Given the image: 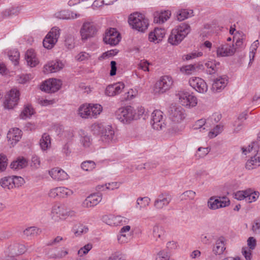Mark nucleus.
<instances>
[{
	"label": "nucleus",
	"instance_id": "6e6552de",
	"mask_svg": "<svg viewBox=\"0 0 260 260\" xmlns=\"http://www.w3.org/2000/svg\"><path fill=\"white\" fill-rule=\"evenodd\" d=\"M168 113L170 119L176 123H180L183 121L186 115L185 110L179 106H170Z\"/></svg>",
	"mask_w": 260,
	"mask_h": 260
},
{
	"label": "nucleus",
	"instance_id": "ddd939ff",
	"mask_svg": "<svg viewBox=\"0 0 260 260\" xmlns=\"http://www.w3.org/2000/svg\"><path fill=\"white\" fill-rule=\"evenodd\" d=\"M188 83L193 89L199 93H205L208 91L207 83L200 77H192L189 78Z\"/></svg>",
	"mask_w": 260,
	"mask_h": 260
},
{
	"label": "nucleus",
	"instance_id": "a878e982",
	"mask_svg": "<svg viewBox=\"0 0 260 260\" xmlns=\"http://www.w3.org/2000/svg\"><path fill=\"white\" fill-rule=\"evenodd\" d=\"M104 220L107 224L111 226H117L125 223L127 221V219L125 217L113 215L105 217Z\"/></svg>",
	"mask_w": 260,
	"mask_h": 260
},
{
	"label": "nucleus",
	"instance_id": "052dcab7",
	"mask_svg": "<svg viewBox=\"0 0 260 260\" xmlns=\"http://www.w3.org/2000/svg\"><path fill=\"white\" fill-rule=\"evenodd\" d=\"M155 260H173L170 258L169 253L165 250L158 252L156 255Z\"/></svg>",
	"mask_w": 260,
	"mask_h": 260
},
{
	"label": "nucleus",
	"instance_id": "423d86ee",
	"mask_svg": "<svg viewBox=\"0 0 260 260\" xmlns=\"http://www.w3.org/2000/svg\"><path fill=\"white\" fill-rule=\"evenodd\" d=\"M135 108L131 106H127L119 108L116 112L117 119L123 124H129L135 120Z\"/></svg>",
	"mask_w": 260,
	"mask_h": 260
},
{
	"label": "nucleus",
	"instance_id": "473e14b6",
	"mask_svg": "<svg viewBox=\"0 0 260 260\" xmlns=\"http://www.w3.org/2000/svg\"><path fill=\"white\" fill-rule=\"evenodd\" d=\"M89 112L90 118H96L101 114L103 110L102 106L98 104H89Z\"/></svg>",
	"mask_w": 260,
	"mask_h": 260
},
{
	"label": "nucleus",
	"instance_id": "a19ab883",
	"mask_svg": "<svg viewBox=\"0 0 260 260\" xmlns=\"http://www.w3.org/2000/svg\"><path fill=\"white\" fill-rule=\"evenodd\" d=\"M120 184V183L118 182H112L103 185H99L96 187V189L99 191H104L106 189L114 190L118 188Z\"/></svg>",
	"mask_w": 260,
	"mask_h": 260
},
{
	"label": "nucleus",
	"instance_id": "0eeeda50",
	"mask_svg": "<svg viewBox=\"0 0 260 260\" xmlns=\"http://www.w3.org/2000/svg\"><path fill=\"white\" fill-rule=\"evenodd\" d=\"M98 32L96 25L92 22H85L82 24L80 34L82 41H86L95 36Z\"/></svg>",
	"mask_w": 260,
	"mask_h": 260
},
{
	"label": "nucleus",
	"instance_id": "7ed1b4c3",
	"mask_svg": "<svg viewBox=\"0 0 260 260\" xmlns=\"http://www.w3.org/2000/svg\"><path fill=\"white\" fill-rule=\"evenodd\" d=\"M129 25L139 31L144 32L149 25L148 20L140 13H135L131 14L128 18Z\"/></svg>",
	"mask_w": 260,
	"mask_h": 260
},
{
	"label": "nucleus",
	"instance_id": "e433bc0d",
	"mask_svg": "<svg viewBox=\"0 0 260 260\" xmlns=\"http://www.w3.org/2000/svg\"><path fill=\"white\" fill-rule=\"evenodd\" d=\"M192 127L194 129L199 130L200 132L204 133L208 131L209 126L207 125L206 120L202 118L196 121Z\"/></svg>",
	"mask_w": 260,
	"mask_h": 260
},
{
	"label": "nucleus",
	"instance_id": "774afa93",
	"mask_svg": "<svg viewBox=\"0 0 260 260\" xmlns=\"http://www.w3.org/2000/svg\"><path fill=\"white\" fill-rule=\"evenodd\" d=\"M107 260H125V257L120 252H115L113 253Z\"/></svg>",
	"mask_w": 260,
	"mask_h": 260
},
{
	"label": "nucleus",
	"instance_id": "6e6d98bb",
	"mask_svg": "<svg viewBox=\"0 0 260 260\" xmlns=\"http://www.w3.org/2000/svg\"><path fill=\"white\" fill-rule=\"evenodd\" d=\"M223 130V126L221 125H217L213 129L208 133V137L209 138L212 139L216 137Z\"/></svg>",
	"mask_w": 260,
	"mask_h": 260
},
{
	"label": "nucleus",
	"instance_id": "37998d69",
	"mask_svg": "<svg viewBox=\"0 0 260 260\" xmlns=\"http://www.w3.org/2000/svg\"><path fill=\"white\" fill-rule=\"evenodd\" d=\"M9 248L11 252L15 255L21 254L23 253L25 250V246L23 245L18 243L11 245Z\"/></svg>",
	"mask_w": 260,
	"mask_h": 260
},
{
	"label": "nucleus",
	"instance_id": "5fc2aeb1",
	"mask_svg": "<svg viewBox=\"0 0 260 260\" xmlns=\"http://www.w3.org/2000/svg\"><path fill=\"white\" fill-rule=\"evenodd\" d=\"M196 68L194 65L188 64L183 66L180 68V72L184 75H190L196 72Z\"/></svg>",
	"mask_w": 260,
	"mask_h": 260
},
{
	"label": "nucleus",
	"instance_id": "3c124183",
	"mask_svg": "<svg viewBox=\"0 0 260 260\" xmlns=\"http://www.w3.org/2000/svg\"><path fill=\"white\" fill-rule=\"evenodd\" d=\"M9 59L12 61L15 66L18 65L20 57V54L18 51L16 49L10 50L8 52Z\"/></svg>",
	"mask_w": 260,
	"mask_h": 260
},
{
	"label": "nucleus",
	"instance_id": "79ce46f5",
	"mask_svg": "<svg viewBox=\"0 0 260 260\" xmlns=\"http://www.w3.org/2000/svg\"><path fill=\"white\" fill-rule=\"evenodd\" d=\"M192 10L181 9L177 12V19L178 21H181L192 16Z\"/></svg>",
	"mask_w": 260,
	"mask_h": 260
},
{
	"label": "nucleus",
	"instance_id": "412c9836",
	"mask_svg": "<svg viewBox=\"0 0 260 260\" xmlns=\"http://www.w3.org/2000/svg\"><path fill=\"white\" fill-rule=\"evenodd\" d=\"M125 87L122 82H117L108 85L105 90V94L108 96H114L120 94Z\"/></svg>",
	"mask_w": 260,
	"mask_h": 260
},
{
	"label": "nucleus",
	"instance_id": "e2e57ef3",
	"mask_svg": "<svg viewBox=\"0 0 260 260\" xmlns=\"http://www.w3.org/2000/svg\"><path fill=\"white\" fill-rule=\"evenodd\" d=\"M12 177H13L14 188L15 187H19L25 183L24 179L21 177L17 176H12Z\"/></svg>",
	"mask_w": 260,
	"mask_h": 260
},
{
	"label": "nucleus",
	"instance_id": "c756f323",
	"mask_svg": "<svg viewBox=\"0 0 260 260\" xmlns=\"http://www.w3.org/2000/svg\"><path fill=\"white\" fill-rule=\"evenodd\" d=\"M260 166V153H256L251 156L246 162L245 168L247 170H251Z\"/></svg>",
	"mask_w": 260,
	"mask_h": 260
},
{
	"label": "nucleus",
	"instance_id": "13d9d810",
	"mask_svg": "<svg viewBox=\"0 0 260 260\" xmlns=\"http://www.w3.org/2000/svg\"><path fill=\"white\" fill-rule=\"evenodd\" d=\"M131 235L129 233H120L117 236L119 243L123 244L127 243L131 239Z\"/></svg>",
	"mask_w": 260,
	"mask_h": 260
},
{
	"label": "nucleus",
	"instance_id": "c9c22d12",
	"mask_svg": "<svg viewBox=\"0 0 260 260\" xmlns=\"http://www.w3.org/2000/svg\"><path fill=\"white\" fill-rule=\"evenodd\" d=\"M219 65V63L215 60H208L205 64L206 71L210 75L215 74L217 72V66Z\"/></svg>",
	"mask_w": 260,
	"mask_h": 260
},
{
	"label": "nucleus",
	"instance_id": "ea45409f",
	"mask_svg": "<svg viewBox=\"0 0 260 260\" xmlns=\"http://www.w3.org/2000/svg\"><path fill=\"white\" fill-rule=\"evenodd\" d=\"M106 128V126L102 123L95 122L90 125V130L93 135L100 136L103 131H104V128Z\"/></svg>",
	"mask_w": 260,
	"mask_h": 260
},
{
	"label": "nucleus",
	"instance_id": "bf43d9fd",
	"mask_svg": "<svg viewBox=\"0 0 260 260\" xmlns=\"http://www.w3.org/2000/svg\"><path fill=\"white\" fill-rule=\"evenodd\" d=\"M252 250L248 249L247 247H243L241 249V253L244 257L245 260H252Z\"/></svg>",
	"mask_w": 260,
	"mask_h": 260
},
{
	"label": "nucleus",
	"instance_id": "393cba45",
	"mask_svg": "<svg viewBox=\"0 0 260 260\" xmlns=\"http://www.w3.org/2000/svg\"><path fill=\"white\" fill-rule=\"evenodd\" d=\"M228 79L225 77H219L214 80L211 90L214 92L221 91L226 86Z\"/></svg>",
	"mask_w": 260,
	"mask_h": 260
},
{
	"label": "nucleus",
	"instance_id": "b1692460",
	"mask_svg": "<svg viewBox=\"0 0 260 260\" xmlns=\"http://www.w3.org/2000/svg\"><path fill=\"white\" fill-rule=\"evenodd\" d=\"M166 35V30L162 28H155L153 31L149 34V41L154 43H158L162 40Z\"/></svg>",
	"mask_w": 260,
	"mask_h": 260
},
{
	"label": "nucleus",
	"instance_id": "c85d7f7f",
	"mask_svg": "<svg viewBox=\"0 0 260 260\" xmlns=\"http://www.w3.org/2000/svg\"><path fill=\"white\" fill-rule=\"evenodd\" d=\"M22 136V132L18 128H13L10 129L7 134V138L11 144L14 145L18 142Z\"/></svg>",
	"mask_w": 260,
	"mask_h": 260
},
{
	"label": "nucleus",
	"instance_id": "72a5a7b5",
	"mask_svg": "<svg viewBox=\"0 0 260 260\" xmlns=\"http://www.w3.org/2000/svg\"><path fill=\"white\" fill-rule=\"evenodd\" d=\"M53 129L55 131L56 134L62 137L67 139H70L73 136V134L72 132L70 131H64L63 127L60 125H55L53 127Z\"/></svg>",
	"mask_w": 260,
	"mask_h": 260
},
{
	"label": "nucleus",
	"instance_id": "cd10ccee",
	"mask_svg": "<svg viewBox=\"0 0 260 260\" xmlns=\"http://www.w3.org/2000/svg\"><path fill=\"white\" fill-rule=\"evenodd\" d=\"M56 18L60 19H74L80 17L79 14L69 10H62L55 14Z\"/></svg>",
	"mask_w": 260,
	"mask_h": 260
},
{
	"label": "nucleus",
	"instance_id": "4be33fe9",
	"mask_svg": "<svg viewBox=\"0 0 260 260\" xmlns=\"http://www.w3.org/2000/svg\"><path fill=\"white\" fill-rule=\"evenodd\" d=\"M102 200V195L100 193L91 194L83 202L84 208H92L99 204Z\"/></svg>",
	"mask_w": 260,
	"mask_h": 260
},
{
	"label": "nucleus",
	"instance_id": "603ef678",
	"mask_svg": "<svg viewBox=\"0 0 260 260\" xmlns=\"http://www.w3.org/2000/svg\"><path fill=\"white\" fill-rule=\"evenodd\" d=\"M164 234L165 232L162 228L158 225H155L153 228L152 235L155 240L162 239Z\"/></svg>",
	"mask_w": 260,
	"mask_h": 260
},
{
	"label": "nucleus",
	"instance_id": "f8f14e48",
	"mask_svg": "<svg viewBox=\"0 0 260 260\" xmlns=\"http://www.w3.org/2000/svg\"><path fill=\"white\" fill-rule=\"evenodd\" d=\"M62 83L60 80L51 78L44 81L41 85L40 89L46 92H55L61 87Z\"/></svg>",
	"mask_w": 260,
	"mask_h": 260
},
{
	"label": "nucleus",
	"instance_id": "5701e85b",
	"mask_svg": "<svg viewBox=\"0 0 260 260\" xmlns=\"http://www.w3.org/2000/svg\"><path fill=\"white\" fill-rule=\"evenodd\" d=\"M64 66V64L62 61L52 60L44 66V72L46 74L55 73L62 69Z\"/></svg>",
	"mask_w": 260,
	"mask_h": 260
},
{
	"label": "nucleus",
	"instance_id": "6ab92c4d",
	"mask_svg": "<svg viewBox=\"0 0 260 260\" xmlns=\"http://www.w3.org/2000/svg\"><path fill=\"white\" fill-rule=\"evenodd\" d=\"M48 174L51 178L57 182L67 180L69 178V175L62 169L55 167L48 171Z\"/></svg>",
	"mask_w": 260,
	"mask_h": 260
},
{
	"label": "nucleus",
	"instance_id": "a18cd8bd",
	"mask_svg": "<svg viewBox=\"0 0 260 260\" xmlns=\"http://www.w3.org/2000/svg\"><path fill=\"white\" fill-rule=\"evenodd\" d=\"M259 196L258 191H252L250 189L247 190L246 202L248 203H251L255 202Z\"/></svg>",
	"mask_w": 260,
	"mask_h": 260
},
{
	"label": "nucleus",
	"instance_id": "9d476101",
	"mask_svg": "<svg viewBox=\"0 0 260 260\" xmlns=\"http://www.w3.org/2000/svg\"><path fill=\"white\" fill-rule=\"evenodd\" d=\"M151 123L152 127L157 131L161 130L166 126L165 118L161 111L155 110L152 112Z\"/></svg>",
	"mask_w": 260,
	"mask_h": 260
},
{
	"label": "nucleus",
	"instance_id": "9b49d317",
	"mask_svg": "<svg viewBox=\"0 0 260 260\" xmlns=\"http://www.w3.org/2000/svg\"><path fill=\"white\" fill-rule=\"evenodd\" d=\"M20 92L16 88H12L8 92L4 103L5 108L12 109L17 105L19 100Z\"/></svg>",
	"mask_w": 260,
	"mask_h": 260
},
{
	"label": "nucleus",
	"instance_id": "7c9ffc66",
	"mask_svg": "<svg viewBox=\"0 0 260 260\" xmlns=\"http://www.w3.org/2000/svg\"><path fill=\"white\" fill-rule=\"evenodd\" d=\"M171 15V12L169 10L156 12L154 14L153 21L155 23L162 24L167 21Z\"/></svg>",
	"mask_w": 260,
	"mask_h": 260
},
{
	"label": "nucleus",
	"instance_id": "dca6fc26",
	"mask_svg": "<svg viewBox=\"0 0 260 260\" xmlns=\"http://www.w3.org/2000/svg\"><path fill=\"white\" fill-rule=\"evenodd\" d=\"M100 140L105 145L116 142L115 132L111 125H107L100 136Z\"/></svg>",
	"mask_w": 260,
	"mask_h": 260
},
{
	"label": "nucleus",
	"instance_id": "bb28decb",
	"mask_svg": "<svg viewBox=\"0 0 260 260\" xmlns=\"http://www.w3.org/2000/svg\"><path fill=\"white\" fill-rule=\"evenodd\" d=\"M226 240L223 237H220L215 241L212 248V252L216 255L223 253L226 249Z\"/></svg>",
	"mask_w": 260,
	"mask_h": 260
},
{
	"label": "nucleus",
	"instance_id": "864d4df0",
	"mask_svg": "<svg viewBox=\"0 0 260 260\" xmlns=\"http://www.w3.org/2000/svg\"><path fill=\"white\" fill-rule=\"evenodd\" d=\"M96 166L94 161L92 160H86L82 162L81 168L85 171L90 172L93 171Z\"/></svg>",
	"mask_w": 260,
	"mask_h": 260
},
{
	"label": "nucleus",
	"instance_id": "8fccbe9b",
	"mask_svg": "<svg viewBox=\"0 0 260 260\" xmlns=\"http://www.w3.org/2000/svg\"><path fill=\"white\" fill-rule=\"evenodd\" d=\"M19 12L20 8L18 7H12L2 12V16L3 18H7L13 15H17L19 13Z\"/></svg>",
	"mask_w": 260,
	"mask_h": 260
},
{
	"label": "nucleus",
	"instance_id": "338daca9",
	"mask_svg": "<svg viewBox=\"0 0 260 260\" xmlns=\"http://www.w3.org/2000/svg\"><path fill=\"white\" fill-rule=\"evenodd\" d=\"M252 232L256 234H259L260 233V217L256 218L253 221V223L252 225Z\"/></svg>",
	"mask_w": 260,
	"mask_h": 260
},
{
	"label": "nucleus",
	"instance_id": "aec40b11",
	"mask_svg": "<svg viewBox=\"0 0 260 260\" xmlns=\"http://www.w3.org/2000/svg\"><path fill=\"white\" fill-rule=\"evenodd\" d=\"M171 200V197L168 193H161L154 201V207L157 210L162 209L169 204Z\"/></svg>",
	"mask_w": 260,
	"mask_h": 260
},
{
	"label": "nucleus",
	"instance_id": "4c0bfd02",
	"mask_svg": "<svg viewBox=\"0 0 260 260\" xmlns=\"http://www.w3.org/2000/svg\"><path fill=\"white\" fill-rule=\"evenodd\" d=\"M89 104H84L81 105L77 110V114L78 116L84 119L90 118V113L89 112L88 107Z\"/></svg>",
	"mask_w": 260,
	"mask_h": 260
},
{
	"label": "nucleus",
	"instance_id": "0e129e2a",
	"mask_svg": "<svg viewBox=\"0 0 260 260\" xmlns=\"http://www.w3.org/2000/svg\"><path fill=\"white\" fill-rule=\"evenodd\" d=\"M92 245L91 243H88L84 245L83 247L80 248L78 250V254L82 256L86 254L92 249Z\"/></svg>",
	"mask_w": 260,
	"mask_h": 260
},
{
	"label": "nucleus",
	"instance_id": "69168bd1",
	"mask_svg": "<svg viewBox=\"0 0 260 260\" xmlns=\"http://www.w3.org/2000/svg\"><path fill=\"white\" fill-rule=\"evenodd\" d=\"M210 150L208 147H199L196 152V156L199 158L203 157L208 154Z\"/></svg>",
	"mask_w": 260,
	"mask_h": 260
},
{
	"label": "nucleus",
	"instance_id": "f257e3e1",
	"mask_svg": "<svg viewBox=\"0 0 260 260\" xmlns=\"http://www.w3.org/2000/svg\"><path fill=\"white\" fill-rule=\"evenodd\" d=\"M190 25L186 23H182L173 28L169 36L168 43L173 46L179 45L190 33Z\"/></svg>",
	"mask_w": 260,
	"mask_h": 260
},
{
	"label": "nucleus",
	"instance_id": "f3484780",
	"mask_svg": "<svg viewBox=\"0 0 260 260\" xmlns=\"http://www.w3.org/2000/svg\"><path fill=\"white\" fill-rule=\"evenodd\" d=\"M73 194L72 190L65 187H55L51 189L48 192L49 197L51 198L56 197L65 198L72 196Z\"/></svg>",
	"mask_w": 260,
	"mask_h": 260
},
{
	"label": "nucleus",
	"instance_id": "680f3d73",
	"mask_svg": "<svg viewBox=\"0 0 260 260\" xmlns=\"http://www.w3.org/2000/svg\"><path fill=\"white\" fill-rule=\"evenodd\" d=\"M7 156L0 153V173L4 172L7 168L8 165Z\"/></svg>",
	"mask_w": 260,
	"mask_h": 260
},
{
	"label": "nucleus",
	"instance_id": "1a4fd4ad",
	"mask_svg": "<svg viewBox=\"0 0 260 260\" xmlns=\"http://www.w3.org/2000/svg\"><path fill=\"white\" fill-rule=\"evenodd\" d=\"M60 29L57 27H54L46 35L43 40V46L45 48L50 49L57 43L60 36Z\"/></svg>",
	"mask_w": 260,
	"mask_h": 260
},
{
	"label": "nucleus",
	"instance_id": "20e7f679",
	"mask_svg": "<svg viewBox=\"0 0 260 260\" xmlns=\"http://www.w3.org/2000/svg\"><path fill=\"white\" fill-rule=\"evenodd\" d=\"M174 80L170 76H161L156 82L153 87V92L155 94H161L169 90L173 86Z\"/></svg>",
	"mask_w": 260,
	"mask_h": 260
},
{
	"label": "nucleus",
	"instance_id": "f704fd0d",
	"mask_svg": "<svg viewBox=\"0 0 260 260\" xmlns=\"http://www.w3.org/2000/svg\"><path fill=\"white\" fill-rule=\"evenodd\" d=\"M12 176L4 177L0 179V185L5 190H11L14 188Z\"/></svg>",
	"mask_w": 260,
	"mask_h": 260
},
{
	"label": "nucleus",
	"instance_id": "4d7b16f0",
	"mask_svg": "<svg viewBox=\"0 0 260 260\" xmlns=\"http://www.w3.org/2000/svg\"><path fill=\"white\" fill-rule=\"evenodd\" d=\"M91 55L85 51H81L78 53L75 56V59L78 61H84L89 60Z\"/></svg>",
	"mask_w": 260,
	"mask_h": 260
},
{
	"label": "nucleus",
	"instance_id": "a211bd4d",
	"mask_svg": "<svg viewBox=\"0 0 260 260\" xmlns=\"http://www.w3.org/2000/svg\"><path fill=\"white\" fill-rule=\"evenodd\" d=\"M230 205V201L224 198L211 197L208 201L207 206L211 210H216L220 208L225 207Z\"/></svg>",
	"mask_w": 260,
	"mask_h": 260
},
{
	"label": "nucleus",
	"instance_id": "49530a36",
	"mask_svg": "<svg viewBox=\"0 0 260 260\" xmlns=\"http://www.w3.org/2000/svg\"><path fill=\"white\" fill-rule=\"evenodd\" d=\"M31 109L32 108L31 104H26L24 105V109L19 115L20 118L22 119L29 118L32 114Z\"/></svg>",
	"mask_w": 260,
	"mask_h": 260
},
{
	"label": "nucleus",
	"instance_id": "2eb2a0df",
	"mask_svg": "<svg viewBox=\"0 0 260 260\" xmlns=\"http://www.w3.org/2000/svg\"><path fill=\"white\" fill-rule=\"evenodd\" d=\"M236 51V48L233 44L224 43L216 48L217 57H228L233 55Z\"/></svg>",
	"mask_w": 260,
	"mask_h": 260
},
{
	"label": "nucleus",
	"instance_id": "c03bdc74",
	"mask_svg": "<svg viewBox=\"0 0 260 260\" xmlns=\"http://www.w3.org/2000/svg\"><path fill=\"white\" fill-rule=\"evenodd\" d=\"M40 145L43 150H47L51 145L50 136L47 134H44L40 141Z\"/></svg>",
	"mask_w": 260,
	"mask_h": 260
},
{
	"label": "nucleus",
	"instance_id": "f03ea898",
	"mask_svg": "<svg viewBox=\"0 0 260 260\" xmlns=\"http://www.w3.org/2000/svg\"><path fill=\"white\" fill-rule=\"evenodd\" d=\"M74 215V212L68 209L64 205L56 204L51 208L50 216L51 219L56 222L66 219L69 216Z\"/></svg>",
	"mask_w": 260,
	"mask_h": 260
},
{
	"label": "nucleus",
	"instance_id": "58836bf2",
	"mask_svg": "<svg viewBox=\"0 0 260 260\" xmlns=\"http://www.w3.org/2000/svg\"><path fill=\"white\" fill-rule=\"evenodd\" d=\"M88 231V226L80 223L75 224L73 228V232L76 237L81 236L87 233Z\"/></svg>",
	"mask_w": 260,
	"mask_h": 260
},
{
	"label": "nucleus",
	"instance_id": "4468645a",
	"mask_svg": "<svg viewBox=\"0 0 260 260\" xmlns=\"http://www.w3.org/2000/svg\"><path fill=\"white\" fill-rule=\"evenodd\" d=\"M120 39L119 33L115 28H111L106 31L103 41L107 44L115 46L119 43Z\"/></svg>",
	"mask_w": 260,
	"mask_h": 260
},
{
	"label": "nucleus",
	"instance_id": "39448f33",
	"mask_svg": "<svg viewBox=\"0 0 260 260\" xmlns=\"http://www.w3.org/2000/svg\"><path fill=\"white\" fill-rule=\"evenodd\" d=\"M176 99L182 106L192 108L197 105L198 99L192 93L185 90H179L176 93Z\"/></svg>",
	"mask_w": 260,
	"mask_h": 260
},
{
	"label": "nucleus",
	"instance_id": "2f4dec72",
	"mask_svg": "<svg viewBox=\"0 0 260 260\" xmlns=\"http://www.w3.org/2000/svg\"><path fill=\"white\" fill-rule=\"evenodd\" d=\"M27 160L23 157H19L11 162L10 167L14 170L22 169L27 166Z\"/></svg>",
	"mask_w": 260,
	"mask_h": 260
},
{
	"label": "nucleus",
	"instance_id": "de8ad7c7",
	"mask_svg": "<svg viewBox=\"0 0 260 260\" xmlns=\"http://www.w3.org/2000/svg\"><path fill=\"white\" fill-rule=\"evenodd\" d=\"M80 143L84 148H87L91 146L92 140L90 136L83 133L80 134Z\"/></svg>",
	"mask_w": 260,
	"mask_h": 260
},
{
	"label": "nucleus",
	"instance_id": "09e8293b",
	"mask_svg": "<svg viewBox=\"0 0 260 260\" xmlns=\"http://www.w3.org/2000/svg\"><path fill=\"white\" fill-rule=\"evenodd\" d=\"M150 202V199L148 197H140L138 198L136 202V208L141 210L148 206Z\"/></svg>",
	"mask_w": 260,
	"mask_h": 260
}]
</instances>
